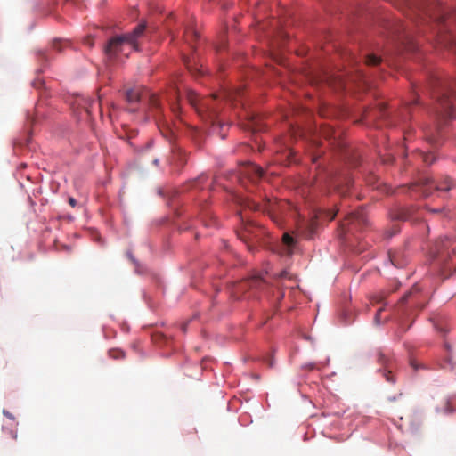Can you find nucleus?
I'll list each match as a JSON object with an SVG mask.
<instances>
[{"label":"nucleus","instance_id":"nucleus-13","mask_svg":"<svg viewBox=\"0 0 456 456\" xmlns=\"http://www.w3.org/2000/svg\"><path fill=\"white\" fill-rule=\"evenodd\" d=\"M171 163L176 166H183L186 162L185 153L180 147H174L172 150Z\"/></svg>","mask_w":456,"mask_h":456},{"label":"nucleus","instance_id":"nucleus-6","mask_svg":"<svg viewBox=\"0 0 456 456\" xmlns=\"http://www.w3.org/2000/svg\"><path fill=\"white\" fill-rule=\"evenodd\" d=\"M263 234L264 229L253 223L245 224L241 231L238 232L239 238L248 245L249 250H253L255 243L260 240Z\"/></svg>","mask_w":456,"mask_h":456},{"label":"nucleus","instance_id":"nucleus-37","mask_svg":"<svg viewBox=\"0 0 456 456\" xmlns=\"http://www.w3.org/2000/svg\"><path fill=\"white\" fill-rule=\"evenodd\" d=\"M8 417L12 418L11 414L5 413Z\"/></svg>","mask_w":456,"mask_h":456},{"label":"nucleus","instance_id":"nucleus-20","mask_svg":"<svg viewBox=\"0 0 456 456\" xmlns=\"http://www.w3.org/2000/svg\"><path fill=\"white\" fill-rule=\"evenodd\" d=\"M366 64L376 66L381 62V59L374 54H370L366 56Z\"/></svg>","mask_w":456,"mask_h":456},{"label":"nucleus","instance_id":"nucleus-19","mask_svg":"<svg viewBox=\"0 0 456 456\" xmlns=\"http://www.w3.org/2000/svg\"><path fill=\"white\" fill-rule=\"evenodd\" d=\"M149 103L153 110H159V100L156 94L149 95Z\"/></svg>","mask_w":456,"mask_h":456},{"label":"nucleus","instance_id":"nucleus-28","mask_svg":"<svg viewBox=\"0 0 456 456\" xmlns=\"http://www.w3.org/2000/svg\"><path fill=\"white\" fill-rule=\"evenodd\" d=\"M69 203L73 208L77 206V200L72 197L69 198Z\"/></svg>","mask_w":456,"mask_h":456},{"label":"nucleus","instance_id":"nucleus-12","mask_svg":"<svg viewBox=\"0 0 456 456\" xmlns=\"http://www.w3.org/2000/svg\"><path fill=\"white\" fill-rule=\"evenodd\" d=\"M413 212L412 208H397L390 215L392 219L405 221L413 216Z\"/></svg>","mask_w":456,"mask_h":456},{"label":"nucleus","instance_id":"nucleus-14","mask_svg":"<svg viewBox=\"0 0 456 456\" xmlns=\"http://www.w3.org/2000/svg\"><path fill=\"white\" fill-rule=\"evenodd\" d=\"M142 92L140 87L130 88L126 92V98L129 103H135L142 99Z\"/></svg>","mask_w":456,"mask_h":456},{"label":"nucleus","instance_id":"nucleus-5","mask_svg":"<svg viewBox=\"0 0 456 456\" xmlns=\"http://www.w3.org/2000/svg\"><path fill=\"white\" fill-rule=\"evenodd\" d=\"M367 224L368 219L365 211L361 208L355 212L349 213L341 223L340 228L342 232L346 235L348 232H353L355 229H362L366 226Z\"/></svg>","mask_w":456,"mask_h":456},{"label":"nucleus","instance_id":"nucleus-21","mask_svg":"<svg viewBox=\"0 0 456 456\" xmlns=\"http://www.w3.org/2000/svg\"><path fill=\"white\" fill-rule=\"evenodd\" d=\"M198 37L197 32L193 29H188L184 34V40L186 43L191 44V39L196 38Z\"/></svg>","mask_w":456,"mask_h":456},{"label":"nucleus","instance_id":"nucleus-32","mask_svg":"<svg viewBox=\"0 0 456 456\" xmlns=\"http://www.w3.org/2000/svg\"><path fill=\"white\" fill-rule=\"evenodd\" d=\"M153 163H154L155 165H158V163H159V159H154Z\"/></svg>","mask_w":456,"mask_h":456},{"label":"nucleus","instance_id":"nucleus-34","mask_svg":"<svg viewBox=\"0 0 456 456\" xmlns=\"http://www.w3.org/2000/svg\"><path fill=\"white\" fill-rule=\"evenodd\" d=\"M273 365V362L271 361V362H269V366H270V367H272Z\"/></svg>","mask_w":456,"mask_h":456},{"label":"nucleus","instance_id":"nucleus-22","mask_svg":"<svg viewBox=\"0 0 456 456\" xmlns=\"http://www.w3.org/2000/svg\"><path fill=\"white\" fill-rule=\"evenodd\" d=\"M68 43L62 42L61 40L55 39L53 41V48L58 52H61L62 48L66 46Z\"/></svg>","mask_w":456,"mask_h":456},{"label":"nucleus","instance_id":"nucleus-36","mask_svg":"<svg viewBox=\"0 0 456 456\" xmlns=\"http://www.w3.org/2000/svg\"><path fill=\"white\" fill-rule=\"evenodd\" d=\"M283 297V293H281L279 298H281Z\"/></svg>","mask_w":456,"mask_h":456},{"label":"nucleus","instance_id":"nucleus-10","mask_svg":"<svg viewBox=\"0 0 456 456\" xmlns=\"http://www.w3.org/2000/svg\"><path fill=\"white\" fill-rule=\"evenodd\" d=\"M378 362L382 364L385 369L380 370L386 380L390 383H395V376L392 373V361L387 357L382 352L378 353Z\"/></svg>","mask_w":456,"mask_h":456},{"label":"nucleus","instance_id":"nucleus-30","mask_svg":"<svg viewBox=\"0 0 456 456\" xmlns=\"http://www.w3.org/2000/svg\"><path fill=\"white\" fill-rule=\"evenodd\" d=\"M10 435H11V436H12L14 440H16V439H17V432H16V431L11 430V431H10Z\"/></svg>","mask_w":456,"mask_h":456},{"label":"nucleus","instance_id":"nucleus-24","mask_svg":"<svg viewBox=\"0 0 456 456\" xmlns=\"http://www.w3.org/2000/svg\"><path fill=\"white\" fill-rule=\"evenodd\" d=\"M415 292H419V289L417 286H414L410 291H408L404 296L402 297V302L404 303L408 300V298L413 295Z\"/></svg>","mask_w":456,"mask_h":456},{"label":"nucleus","instance_id":"nucleus-35","mask_svg":"<svg viewBox=\"0 0 456 456\" xmlns=\"http://www.w3.org/2000/svg\"><path fill=\"white\" fill-rule=\"evenodd\" d=\"M432 212H437V209H431Z\"/></svg>","mask_w":456,"mask_h":456},{"label":"nucleus","instance_id":"nucleus-8","mask_svg":"<svg viewBox=\"0 0 456 456\" xmlns=\"http://www.w3.org/2000/svg\"><path fill=\"white\" fill-rule=\"evenodd\" d=\"M247 206L254 210L265 212L273 219L276 212L279 211L281 208V203L277 202L276 200L273 201L270 199H265L262 203L248 201Z\"/></svg>","mask_w":456,"mask_h":456},{"label":"nucleus","instance_id":"nucleus-26","mask_svg":"<svg viewBox=\"0 0 456 456\" xmlns=\"http://www.w3.org/2000/svg\"><path fill=\"white\" fill-rule=\"evenodd\" d=\"M381 312H382V308H379L378 310V312L376 313L375 314V317H374V322L376 324H379L380 323V314H381Z\"/></svg>","mask_w":456,"mask_h":456},{"label":"nucleus","instance_id":"nucleus-33","mask_svg":"<svg viewBox=\"0 0 456 456\" xmlns=\"http://www.w3.org/2000/svg\"><path fill=\"white\" fill-rule=\"evenodd\" d=\"M183 332L186 331V325L185 324L183 326Z\"/></svg>","mask_w":456,"mask_h":456},{"label":"nucleus","instance_id":"nucleus-3","mask_svg":"<svg viewBox=\"0 0 456 456\" xmlns=\"http://www.w3.org/2000/svg\"><path fill=\"white\" fill-rule=\"evenodd\" d=\"M454 96H456V80L442 84L436 93L437 102L441 108V114L445 118H452V99Z\"/></svg>","mask_w":456,"mask_h":456},{"label":"nucleus","instance_id":"nucleus-17","mask_svg":"<svg viewBox=\"0 0 456 456\" xmlns=\"http://www.w3.org/2000/svg\"><path fill=\"white\" fill-rule=\"evenodd\" d=\"M418 156L422 159L423 162H425L428 165H431L436 160V158L432 153H425L422 151H419Z\"/></svg>","mask_w":456,"mask_h":456},{"label":"nucleus","instance_id":"nucleus-2","mask_svg":"<svg viewBox=\"0 0 456 456\" xmlns=\"http://www.w3.org/2000/svg\"><path fill=\"white\" fill-rule=\"evenodd\" d=\"M217 94H212L208 97H200L195 92H189L187 98L190 104L196 110L198 114L212 125L216 123L218 115V108L216 104Z\"/></svg>","mask_w":456,"mask_h":456},{"label":"nucleus","instance_id":"nucleus-9","mask_svg":"<svg viewBox=\"0 0 456 456\" xmlns=\"http://www.w3.org/2000/svg\"><path fill=\"white\" fill-rule=\"evenodd\" d=\"M266 286V281L262 276H254L250 279L240 281L236 284L235 292L244 291L247 289H263Z\"/></svg>","mask_w":456,"mask_h":456},{"label":"nucleus","instance_id":"nucleus-18","mask_svg":"<svg viewBox=\"0 0 456 456\" xmlns=\"http://www.w3.org/2000/svg\"><path fill=\"white\" fill-rule=\"evenodd\" d=\"M187 69H189V71L193 74V75H196V74H201L202 71L200 70V69L198 67V66H192L191 63V61L188 59V58H184L183 60Z\"/></svg>","mask_w":456,"mask_h":456},{"label":"nucleus","instance_id":"nucleus-29","mask_svg":"<svg viewBox=\"0 0 456 456\" xmlns=\"http://www.w3.org/2000/svg\"><path fill=\"white\" fill-rule=\"evenodd\" d=\"M315 367L314 363H307L304 366V368H306L308 370H314Z\"/></svg>","mask_w":456,"mask_h":456},{"label":"nucleus","instance_id":"nucleus-31","mask_svg":"<svg viewBox=\"0 0 456 456\" xmlns=\"http://www.w3.org/2000/svg\"><path fill=\"white\" fill-rule=\"evenodd\" d=\"M392 161H393V158L392 157H389V159H384V162H386V163H390Z\"/></svg>","mask_w":456,"mask_h":456},{"label":"nucleus","instance_id":"nucleus-11","mask_svg":"<svg viewBox=\"0 0 456 456\" xmlns=\"http://www.w3.org/2000/svg\"><path fill=\"white\" fill-rule=\"evenodd\" d=\"M334 186L338 193L345 195L353 184V179L348 175H340L333 181Z\"/></svg>","mask_w":456,"mask_h":456},{"label":"nucleus","instance_id":"nucleus-23","mask_svg":"<svg viewBox=\"0 0 456 456\" xmlns=\"http://www.w3.org/2000/svg\"><path fill=\"white\" fill-rule=\"evenodd\" d=\"M283 243L288 247H291L294 244V239L288 233H284L282 237Z\"/></svg>","mask_w":456,"mask_h":456},{"label":"nucleus","instance_id":"nucleus-15","mask_svg":"<svg viewBox=\"0 0 456 456\" xmlns=\"http://www.w3.org/2000/svg\"><path fill=\"white\" fill-rule=\"evenodd\" d=\"M242 89L237 88L233 90L224 91L222 94V97L230 102H235L237 97H240Z\"/></svg>","mask_w":456,"mask_h":456},{"label":"nucleus","instance_id":"nucleus-16","mask_svg":"<svg viewBox=\"0 0 456 456\" xmlns=\"http://www.w3.org/2000/svg\"><path fill=\"white\" fill-rule=\"evenodd\" d=\"M275 278H276V283H275V286L277 287V289H281L283 288V283L281 282L283 280H290L292 278V276L289 274V273L287 271V270H283L281 271V273H279L278 274H275Z\"/></svg>","mask_w":456,"mask_h":456},{"label":"nucleus","instance_id":"nucleus-1","mask_svg":"<svg viewBox=\"0 0 456 456\" xmlns=\"http://www.w3.org/2000/svg\"><path fill=\"white\" fill-rule=\"evenodd\" d=\"M146 27L145 22H141L131 33L111 37L104 46L105 54L112 59L124 53L126 46H128L130 51L138 50L137 39L143 35Z\"/></svg>","mask_w":456,"mask_h":456},{"label":"nucleus","instance_id":"nucleus-7","mask_svg":"<svg viewBox=\"0 0 456 456\" xmlns=\"http://www.w3.org/2000/svg\"><path fill=\"white\" fill-rule=\"evenodd\" d=\"M263 176V169L253 164H244L240 168V180L244 183L245 180H248L252 183H256Z\"/></svg>","mask_w":456,"mask_h":456},{"label":"nucleus","instance_id":"nucleus-25","mask_svg":"<svg viewBox=\"0 0 456 456\" xmlns=\"http://www.w3.org/2000/svg\"><path fill=\"white\" fill-rule=\"evenodd\" d=\"M109 354L111 358H114V359L124 357V353L119 350H110L109 352Z\"/></svg>","mask_w":456,"mask_h":456},{"label":"nucleus","instance_id":"nucleus-27","mask_svg":"<svg viewBox=\"0 0 456 456\" xmlns=\"http://www.w3.org/2000/svg\"><path fill=\"white\" fill-rule=\"evenodd\" d=\"M84 43L87 45L89 47H92L94 45V38L92 37H87L85 38Z\"/></svg>","mask_w":456,"mask_h":456},{"label":"nucleus","instance_id":"nucleus-4","mask_svg":"<svg viewBox=\"0 0 456 456\" xmlns=\"http://www.w3.org/2000/svg\"><path fill=\"white\" fill-rule=\"evenodd\" d=\"M452 186V180L445 176L441 181H435L429 177H422L418 182L413 183L410 185V189L412 191H419L421 195L426 198L429 196L432 190L436 191H449Z\"/></svg>","mask_w":456,"mask_h":456}]
</instances>
